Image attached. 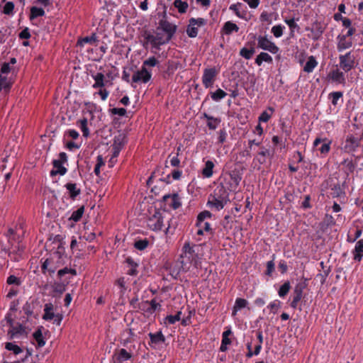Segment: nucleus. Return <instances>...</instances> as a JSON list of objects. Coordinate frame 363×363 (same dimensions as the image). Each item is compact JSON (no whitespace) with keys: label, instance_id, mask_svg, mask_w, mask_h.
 <instances>
[{"label":"nucleus","instance_id":"obj_1","mask_svg":"<svg viewBox=\"0 0 363 363\" xmlns=\"http://www.w3.org/2000/svg\"><path fill=\"white\" fill-rule=\"evenodd\" d=\"M198 249L199 246L196 244H191L189 242H186L184 244L182 250V252L180 256L182 266L190 264L195 267H197L199 263V255L196 252V250Z\"/></svg>","mask_w":363,"mask_h":363},{"label":"nucleus","instance_id":"obj_2","mask_svg":"<svg viewBox=\"0 0 363 363\" xmlns=\"http://www.w3.org/2000/svg\"><path fill=\"white\" fill-rule=\"evenodd\" d=\"M25 221L23 218H19L13 227H10L5 233L9 243L21 242L25 235Z\"/></svg>","mask_w":363,"mask_h":363},{"label":"nucleus","instance_id":"obj_3","mask_svg":"<svg viewBox=\"0 0 363 363\" xmlns=\"http://www.w3.org/2000/svg\"><path fill=\"white\" fill-rule=\"evenodd\" d=\"M274 155V152L271 151L269 149L262 146L259 148V150L255 155L252 166L254 169L260 170L262 169V165L267 164V159L272 158Z\"/></svg>","mask_w":363,"mask_h":363},{"label":"nucleus","instance_id":"obj_4","mask_svg":"<svg viewBox=\"0 0 363 363\" xmlns=\"http://www.w3.org/2000/svg\"><path fill=\"white\" fill-rule=\"evenodd\" d=\"M339 67L345 72H348L353 69L356 65V57L353 51L350 50L345 54H341L338 57Z\"/></svg>","mask_w":363,"mask_h":363},{"label":"nucleus","instance_id":"obj_5","mask_svg":"<svg viewBox=\"0 0 363 363\" xmlns=\"http://www.w3.org/2000/svg\"><path fill=\"white\" fill-rule=\"evenodd\" d=\"M218 74L219 69L215 67L204 69L201 78L203 86L206 89L212 87Z\"/></svg>","mask_w":363,"mask_h":363},{"label":"nucleus","instance_id":"obj_6","mask_svg":"<svg viewBox=\"0 0 363 363\" xmlns=\"http://www.w3.org/2000/svg\"><path fill=\"white\" fill-rule=\"evenodd\" d=\"M359 158V156L352 155L350 157L344 158L341 162L340 166L342 167L341 169L347 177L354 173Z\"/></svg>","mask_w":363,"mask_h":363},{"label":"nucleus","instance_id":"obj_7","mask_svg":"<svg viewBox=\"0 0 363 363\" xmlns=\"http://www.w3.org/2000/svg\"><path fill=\"white\" fill-rule=\"evenodd\" d=\"M332 140L327 138L318 137L313 141V147H318L321 157H325L328 155L331 149Z\"/></svg>","mask_w":363,"mask_h":363},{"label":"nucleus","instance_id":"obj_8","mask_svg":"<svg viewBox=\"0 0 363 363\" xmlns=\"http://www.w3.org/2000/svg\"><path fill=\"white\" fill-rule=\"evenodd\" d=\"M257 47L262 50L270 52L272 54H276L279 52V48L274 43L271 41L267 35H259L257 38Z\"/></svg>","mask_w":363,"mask_h":363},{"label":"nucleus","instance_id":"obj_9","mask_svg":"<svg viewBox=\"0 0 363 363\" xmlns=\"http://www.w3.org/2000/svg\"><path fill=\"white\" fill-rule=\"evenodd\" d=\"M164 218L162 214L160 211H155V213L151 216L147 220L148 228L154 231L161 230L164 226Z\"/></svg>","mask_w":363,"mask_h":363},{"label":"nucleus","instance_id":"obj_10","mask_svg":"<svg viewBox=\"0 0 363 363\" xmlns=\"http://www.w3.org/2000/svg\"><path fill=\"white\" fill-rule=\"evenodd\" d=\"M152 77L151 72L147 67L142 66L141 69L134 72L132 76V82L134 83H147Z\"/></svg>","mask_w":363,"mask_h":363},{"label":"nucleus","instance_id":"obj_11","mask_svg":"<svg viewBox=\"0 0 363 363\" xmlns=\"http://www.w3.org/2000/svg\"><path fill=\"white\" fill-rule=\"evenodd\" d=\"M9 257H11V259H13L14 261H18L20 258L22 257V255L25 250V245L23 243V241L9 243Z\"/></svg>","mask_w":363,"mask_h":363},{"label":"nucleus","instance_id":"obj_12","mask_svg":"<svg viewBox=\"0 0 363 363\" xmlns=\"http://www.w3.org/2000/svg\"><path fill=\"white\" fill-rule=\"evenodd\" d=\"M8 335L10 340L26 337L27 335L26 327L18 323L13 324V326L9 327Z\"/></svg>","mask_w":363,"mask_h":363},{"label":"nucleus","instance_id":"obj_13","mask_svg":"<svg viewBox=\"0 0 363 363\" xmlns=\"http://www.w3.org/2000/svg\"><path fill=\"white\" fill-rule=\"evenodd\" d=\"M359 138L354 136L353 135H347L342 149L347 153L353 152L359 146Z\"/></svg>","mask_w":363,"mask_h":363},{"label":"nucleus","instance_id":"obj_14","mask_svg":"<svg viewBox=\"0 0 363 363\" xmlns=\"http://www.w3.org/2000/svg\"><path fill=\"white\" fill-rule=\"evenodd\" d=\"M162 201L171 208L176 210L182 206L181 198L177 193L165 194Z\"/></svg>","mask_w":363,"mask_h":363},{"label":"nucleus","instance_id":"obj_15","mask_svg":"<svg viewBox=\"0 0 363 363\" xmlns=\"http://www.w3.org/2000/svg\"><path fill=\"white\" fill-rule=\"evenodd\" d=\"M159 28H161L166 33L168 38L172 40L177 31V26L165 19H162L159 21Z\"/></svg>","mask_w":363,"mask_h":363},{"label":"nucleus","instance_id":"obj_16","mask_svg":"<svg viewBox=\"0 0 363 363\" xmlns=\"http://www.w3.org/2000/svg\"><path fill=\"white\" fill-rule=\"evenodd\" d=\"M337 50L342 52L344 50L352 47L353 43L352 38H347L343 34H340L337 37Z\"/></svg>","mask_w":363,"mask_h":363},{"label":"nucleus","instance_id":"obj_17","mask_svg":"<svg viewBox=\"0 0 363 363\" xmlns=\"http://www.w3.org/2000/svg\"><path fill=\"white\" fill-rule=\"evenodd\" d=\"M306 284L305 283H300L298 284L294 290V297L293 300L290 304L291 307L293 308H296L298 302L301 300L303 296V292L304 289L306 288Z\"/></svg>","mask_w":363,"mask_h":363},{"label":"nucleus","instance_id":"obj_18","mask_svg":"<svg viewBox=\"0 0 363 363\" xmlns=\"http://www.w3.org/2000/svg\"><path fill=\"white\" fill-rule=\"evenodd\" d=\"M211 195L226 203L229 201V194L225 187L222 184L217 186Z\"/></svg>","mask_w":363,"mask_h":363},{"label":"nucleus","instance_id":"obj_19","mask_svg":"<svg viewBox=\"0 0 363 363\" xmlns=\"http://www.w3.org/2000/svg\"><path fill=\"white\" fill-rule=\"evenodd\" d=\"M65 187L67 191L69 197L72 201H75L82 193L80 188L78 187L76 183L68 182L65 184Z\"/></svg>","mask_w":363,"mask_h":363},{"label":"nucleus","instance_id":"obj_20","mask_svg":"<svg viewBox=\"0 0 363 363\" xmlns=\"http://www.w3.org/2000/svg\"><path fill=\"white\" fill-rule=\"evenodd\" d=\"M148 336L150 339L149 345L151 347L155 348L156 345L162 344L165 342V337L162 334V331H158L155 333H150Z\"/></svg>","mask_w":363,"mask_h":363},{"label":"nucleus","instance_id":"obj_21","mask_svg":"<svg viewBox=\"0 0 363 363\" xmlns=\"http://www.w3.org/2000/svg\"><path fill=\"white\" fill-rule=\"evenodd\" d=\"M124 138L125 136L123 135H119L118 136L115 137L112 148L113 157H117L119 155V153L125 144Z\"/></svg>","mask_w":363,"mask_h":363},{"label":"nucleus","instance_id":"obj_22","mask_svg":"<svg viewBox=\"0 0 363 363\" xmlns=\"http://www.w3.org/2000/svg\"><path fill=\"white\" fill-rule=\"evenodd\" d=\"M330 79L337 84H345V77L343 72L340 71L339 69H333L329 73Z\"/></svg>","mask_w":363,"mask_h":363},{"label":"nucleus","instance_id":"obj_23","mask_svg":"<svg viewBox=\"0 0 363 363\" xmlns=\"http://www.w3.org/2000/svg\"><path fill=\"white\" fill-rule=\"evenodd\" d=\"M324 30L325 27L323 26V25L320 22L315 21V23H313L312 25V28L311 29L312 33V39L313 40H318V39H320Z\"/></svg>","mask_w":363,"mask_h":363},{"label":"nucleus","instance_id":"obj_24","mask_svg":"<svg viewBox=\"0 0 363 363\" xmlns=\"http://www.w3.org/2000/svg\"><path fill=\"white\" fill-rule=\"evenodd\" d=\"M226 203L222 201L221 200L213 197L212 195L210 194L208 197V200L207 202V206L211 208H214L216 211H220L224 208Z\"/></svg>","mask_w":363,"mask_h":363},{"label":"nucleus","instance_id":"obj_25","mask_svg":"<svg viewBox=\"0 0 363 363\" xmlns=\"http://www.w3.org/2000/svg\"><path fill=\"white\" fill-rule=\"evenodd\" d=\"M52 164H53L54 169L51 170L50 176H55L57 174L63 176L67 173V168L63 166V164L61 163L60 162H58V161L54 160L52 162Z\"/></svg>","mask_w":363,"mask_h":363},{"label":"nucleus","instance_id":"obj_26","mask_svg":"<svg viewBox=\"0 0 363 363\" xmlns=\"http://www.w3.org/2000/svg\"><path fill=\"white\" fill-rule=\"evenodd\" d=\"M145 305H149L150 306L146 309V311L152 313L156 310L160 308L161 305L160 303H157L156 298L152 299L150 301H146L141 303V306H139V308L145 310Z\"/></svg>","mask_w":363,"mask_h":363},{"label":"nucleus","instance_id":"obj_27","mask_svg":"<svg viewBox=\"0 0 363 363\" xmlns=\"http://www.w3.org/2000/svg\"><path fill=\"white\" fill-rule=\"evenodd\" d=\"M50 287L52 289L50 295L53 297L60 296L66 289L65 285L59 282H54Z\"/></svg>","mask_w":363,"mask_h":363},{"label":"nucleus","instance_id":"obj_28","mask_svg":"<svg viewBox=\"0 0 363 363\" xmlns=\"http://www.w3.org/2000/svg\"><path fill=\"white\" fill-rule=\"evenodd\" d=\"M215 164L211 160L205 162L204 167L202 169L201 174L203 178H211L213 174V168Z\"/></svg>","mask_w":363,"mask_h":363},{"label":"nucleus","instance_id":"obj_29","mask_svg":"<svg viewBox=\"0 0 363 363\" xmlns=\"http://www.w3.org/2000/svg\"><path fill=\"white\" fill-rule=\"evenodd\" d=\"M354 259L360 262L363 257V239L356 242L354 250L353 251Z\"/></svg>","mask_w":363,"mask_h":363},{"label":"nucleus","instance_id":"obj_30","mask_svg":"<svg viewBox=\"0 0 363 363\" xmlns=\"http://www.w3.org/2000/svg\"><path fill=\"white\" fill-rule=\"evenodd\" d=\"M44 314L43 319L45 320H51L55 316L54 313V306L51 303H46L44 306Z\"/></svg>","mask_w":363,"mask_h":363},{"label":"nucleus","instance_id":"obj_31","mask_svg":"<svg viewBox=\"0 0 363 363\" xmlns=\"http://www.w3.org/2000/svg\"><path fill=\"white\" fill-rule=\"evenodd\" d=\"M125 262L128 264L129 269L127 271V274L130 276H136L138 273L137 268L138 267V264L134 261V259L128 257L125 259Z\"/></svg>","mask_w":363,"mask_h":363},{"label":"nucleus","instance_id":"obj_32","mask_svg":"<svg viewBox=\"0 0 363 363\" xmlns=\"http://www.w3.org/2000/svg\"><path fill=\"white\" fill-rule=\"evenodd\" d=\"M97 41L96 33H92L90 36L79 38L77 40V45L84 47L85 44L94 45Z\"/></svg>","mask_w":363,"mask_h":363},{"label":"nucleus","instance_id":"obj_33","mask_svg":"<svg viewBox=\"0 0 363 363\" xmlns=\"http://www.w3.org/2000/svg\"><path fill=\"white\" fill-rule=\"evenodd\" d=\"M91 77L95 81L92 85L94 89L103 88L105 86V77L103 73L97 72L96 74H92Z\"/></svg>","mask_w":363,"mask_h":363},{"label":"nucleus","instance_id":"obj_34","mask_svg":"<svg viewBox=\"0 0 363 363\" xmlns=\"http://www.w3.org/2000/svg\"><path fill=\"white\" fill-rule=\"evenodd\" d=\"M318 62L315 57L313 55L308 57V61L306 62L303 71L307 73H311L313 71V69L317 67Z\"/></svg>","mask_w":363,"mask_h":363},{"label":"nucleus","instance_id":"obj_35","mask_svg":"<svg viewBox=\"0 0 363 363\" xmlns=\"http://www.w3.org/2000/svg\"><path fill=\"white\" fill-rule=\"evenodd\" d=\"M43 327L40 326L38 328V329L33 334V338L37 342L38 347H43L45 345V341L44 340L43 336Z\"/></svg>","mask_w":363,"mask_h":363},{"label":"nucleus","instance_id":"obj_36","mask_svg":"<svg viewBox=\"0 0 363 363\" xmlns=\"http://www.w3.org/2000/svg\"><path fill=\"white\" fill-rule=\"evenodd\" d=\"M273 61V59L271 55H269L267 52H260L255 59V64H257L258 66H261L263 62H267V63H272Z\"/></svg>","mask_w":363,"mask_h":363},{"label":"nucleus","instance_id":"obj_37","mask_svg":"<svg viewBox=\"0 0 363 363\" xmlns=\"http://www.w3.org/2000/svg\"><path fill=\"white\" fill-rule=\"evenodd\" d=\"M223 30L225 35H230L233 32H238L239 27L231 21H227L223 25Z\"/></svg>","mask_w":363,"mask_h":363},{"label":"nucleus","instance_id":"obj_38","mask_svg":"<svg viewBox=\"0 0 363 363\" xmlns=\"http://www.w3.org/2000/svg\"><path fill=\"white\" fill-rule=\"evenodd\" d=\"M84 206H80L77 210L72 212L71 216L69 218V220L74 223L79 222L84 213Z\"/></svg>","mask_w":363,"mask_h":363},{"label":"nucleus","instance_id":"obj_39","mask_svg":"<svg viewBox=\"0 0 363 363\" xmlns=\"http://www.w3.org/2000/svg\"><path fill=\"white\" fill-rule=\"evenodd\" d=\"M88 121L86 118H83L77 122V125L81 129L83 136L87 138L89 135V130L87 126Z\"/></svg>","mask_w":363,"mask_h":363},{"label":"nucleus","instance_id":"obj_40","mask_svg":"<svg viewBox=\"0 0 363 363\" xmlns=\"http://www.w3.org/2000/svg\"><path fill=\"white\" fill-rule=\"evenodd\" d=\"M329 99H331V103L333 106H337L339 104V101L341 104L343 102V92L342 91H333L329 94Z\"/></svg>","mask_w":363,"mask_h":363},{"label":"nucleus","instance_id":"obj_41","mask_svg":"<svg viewBox=\"0 0 363 363\" xmlns=\"http://www.w3.org/2000/svg\"><path fill=\"white\" fill-rule=\"evenodd\" d=\"M274 108L272 106H269L267 110L263 111L258 118L259 122L267 123L271 118L273 113L274 112Z\"/></svg>","mask_w":363,"mask_h":363},{"label":"nucleus","instance_id":"obj_42","mask_svg":"<svg viewBox=\"0 0 363 363\" xmlns=\"http://www.w3.org/2000/svg\"><path fill=\"white\" fill-rule=\"evenodd\" d=\"M132 357L130 353L128 352L125 349H121L116 355V360L118 363H123Z\"/></svg>","mask_w":363,"mask_h":363},{"label":"nucleus","instance_id":"obj_43","mask_svg":"<svg viewBox=\"0 0 363 363\" xmlns=\"http://www.w3.org/2000/svg\"><path fill=\"white\" fill-rule=\"evenodd\" d=\"M248 302L245 298H238L235 300V305L233 307V315H235L238 311L245 308Z\"/></svg>","mask_w":363,"mask_h":363},{"label":"nucleus","instance_id":"obj_44","mask_svg":"<svg viewBox=\"0 0 363 363\" xmlns=\"http://www.w3.org/2000/svg\"><path fill=\"white\" fill-rule=\"evenodd\" d=\"M242 6V4L241 3H238L236 4H232L230 6V10L233 11L235 13V15L242 19H246L245 15L246 11H240V8Z\"/></svg>","mask_w":363,"mask_h":363},{"label":"nucleus","instance_id":"obj_45","mask_svg":"<svg viewBox=\"0 0 363 363\" xmlns=\"http://www.w3.org/2000/svg\"><path fill=\"white\" fill-rule=\"evenodd\" d=\"M155 38L157 48H159L160 45L168 43L171 40L167 35L164 37L161 33H157L156 35H155Z\"/></svg>","mask_w":363,"mask_h":363},{"label":"nucleus","instance_id":"obj_46","mask_svg":"<svg viewBox=\"0 0 363 363\" xmlns=\"http://www.w3.org/2000/svg\"><path fill=\"white\" fill-rule=\"evenodd\" d=\"M211 97L214 101H219L227 96V93L221 89H218L214 92H211Z\"/></svg>","mask_w":363,"mask_h":363},{"label":"nucleus","instance_id":"obj_47","mask_svg":"<svg viewBox=\"0 0 363 363\" xmlns=\"http://www.w3.org/2000/svg\"><path fill=\"white\" fill-rule=\"evenodd\" d=\"M45 15V11L42 8H38L36 6H33L30 9V19L33 20L40 16H43Z\"/></svg>","mask_w":363,"mask_h":363},{"label":"nucleus","instance_id":"obj_48","mask_svg":"<svg viewBox=\"0 0 363 363\" xmlns=\"http://www.w3.org/2000/svg\"><path fill=\"white\" fill-rule=\"evenodd\" d=\"M255 52V49L253 46H252L250 48V49H247L246 48H242L240 50V55L246 60H250L252 58V57Z\"/></svg>","mask_w":363,"mask_h":363},{"label":"nucleus","instance_id":"obj_49","mask_svg":"<svg viewBox=\"0 0 363 363\" xmlns=\"http://www.w3.org/2000/svg\"><path fill=\"white\" fill-rule=\"evenodd\" d=\"M284 22L289 27L291 35H294L295 30H298L300 29L299 26L296 23L294 18H285Z\"/></svg>","mask_w":363,"mask_h":363},{"label":"nucleus","instance_id":"obj_50","mask_svg":"<svg viewBox=\"0 0 363 363\" xmlns=\"http://www.w3.org/2000/svg\"><path fill=\"white\" fill-rule=\"evenodd\" d=\"M5 348L9 351H11L16 355L23 352V350L18 345L13 342H6Z\"/></svg>","mask_w":363,"mask_h":363},{"label":"nucleus","instance_id":"obj_51","mask_svg":"<svg viewBox=\"0 0 363 363\" xmlns=\"http://www.w3.org/2000/svg\"><path fill=\"white\" fill-rule=\"evenodd\" d=\"M330 194L333 198H337L345 194V191L343 188L340 186V184H337L331 188Z\"/></svg>","mask_w":363,"mask_h":363},{"label":"nucleus","instance_id":"obj_52","mask_svg":"<svg viewBox=\"0 0 363 363\" xmlns=\"http://www.w3.org/2000/svg\"><path fill=\"white\" fill-rule=\"evenodd\" d=\"M174 6L178 9V11L180 13H186L188 8L187 2L182 0H175L174 2Z\"/></svg>","mask_w":363,"mask_h":363},{"label":"nucleus","instance_id":"obj_53","mask_svg":"<svg viewBox=\"0 0 363 363\" xmlns=\"http://www.w3.org/2000/svg\"><path fill=\"white\" fill-rule=\"evenodd\" d=\"M274 258H275V255H273L272 259L270 261H268L266 264L267 269H266L264 274H265V275H267L268 277H272V273L274 272V271L275 269V264L274 262Z\"/></svg>","mask_w":363,"mask_h":363},{"label":"nucleus","instance_id":"obj_54","mask_svg":"<svg viewBox=\"0 0 363 363\" xmlns=\"http://www.w3.org/2000/svg\"><path fill=\"white\" fill-rule=\"evenodd\" d=\"M291 289L290 282L289 281H285L279 288L278 294L280 297L283 298L287 295Z\"/></svg>","mask_w":363,"mask_h":363},{"label":"nucleus","instance_id":"obj_55","mask_svg":"<svg viewBox=\"0 0 363 363\" xmlns=\"http://www.w3.org/2000/svg\"><path fill=\"white\" fill-rule=\"evenodd\" d=\"M273 15L274 14H272V13H268L266 11H263L259 16V20L262 23L271 24L273 21Z\"/></svg>","mask_w":363,"mask_h":363},{"label":"nucleus","instance_id":"obj_56","mask_svg":"<svg viewBox=\"0 0 363 363\" xmlns=\"http://www.w3.org/2000/svg\"><path fill=\"white\" fill-rule=\"evenodd\" d=\"M285 27L281 24L274 26L272 28L271 32L275 38H280L282 36Z\"/></svg>","mask_w":363,"mask_h":363},{"label":"nucleus","instance_id":"obj_57","mask_svg":"<svg viewBox=\"0 0 363 363\" xmlns=\"http://www.w3.org/2000/svg\"><path fill=\"white\" fill-rule=\"evenodd\" d=\"M149 241L147 239L136 240L134 243V247L138 250H144L147 247Z\"/></svg>","mask_w":363,"mask_h":363},{"label":"nucleus","instance_id":"obj_58","mask_svg":"<svg viewBox=\"0 0 363 363\" xmlns=\"http://www.w3.org/2000/svg\"><path fill=\"white\" fill-rule=\"evenodd\" d=\"M104 164H105V163H104L102 156L99 155L97 157L96 164L94 169V172L97 177L100 176V173H101L100 169L102 166H104Z\"/></svg>","mask_w":363,"mask_h":363},{"label":"nucleus","instance_id":"obj_59","mask_svg":"<svg viewBox=\"0 0 363 363\" xmlns=\"http://www.w3.org/2000/svg\"><path fill=\"white\" fill-rule=\"evenodd\" d=\"M196 226L197 228H202L205 230V232L210 233L211 234H213V231L211 227V224L208 222L201 221V223L196 221Z\"/></svg>","mask_w":363,"mask_h":363},{"label":"nucleus","instance_id":"obj_60","mask_svg":"<svg viewBox=\"0 0 363 363\" xmlns=\"http://www.w3.org/2000/svg\"><path fill=\"white\" fill-rule=\"evenodd\" d=\"M182 175V171H181L179 169H174L170 174H168L167 176L164 181H166V182L167 184H169L170 182L169 180L170 177H172L174 180H179V179H180Z\"/></svg>","mask_w":363,"mask_h":363},{"label":"nucleus","instance_id":"obj_61","mask_svg":"<svg viewBox=\"0 0 363 363\" xmlns=\"http://www.w3.org/2000/svg\"><path fill=\"white\" fill-rule=\"evenodd\" d=\"M181 315H182V311H179L177 313L176 315H167L166 318H165V320L167 321L168 324L169 325H173L177 321H179L181 319Z\"/></svg>","mask_w":363,"mask_h":363},{"label":"nucleus","instance_id":"obj_62","mask_svg":"<svg viewBox=\"0 0 363 363\" xmlns=\"http://www.w3.org/2000/svg\"><path fill=\"white\" fill-rule=\"evenodd\" d=\"M281 307V302L279 300H274L271 302L268 306L267 308H269L271 313L276 314Z\"/></svg>","mask_w":363,"mask_h":363},{"label":"nucleus","instance_id":"obj_63","mask_svg":"<svg viewBox=\"0 0 363 363\" xmlns=\"http://www.w3.org/2000/svg\"><path fill=\"white\" fill-rule=\"evenodd\" d=\"M14 9V4L11 1H7L3 8V13L6 15H12Z\"/></svg>","mask_w":363,"mask_h":363},{"label":"nucleus","instance_id":"obj_64","mask_svg":"<svg viewBox=\"0 0 363 363\" xmlns=\"http://www.w3.org/2000/svg\"><path fill=\"white\" fill-rule=\"evenodd\" d=\"M186 33L189 38H196L198 35V28L189 23L186 28Z\"/></svg>","mask_w":363,"mask_h":363}]
</instances>
